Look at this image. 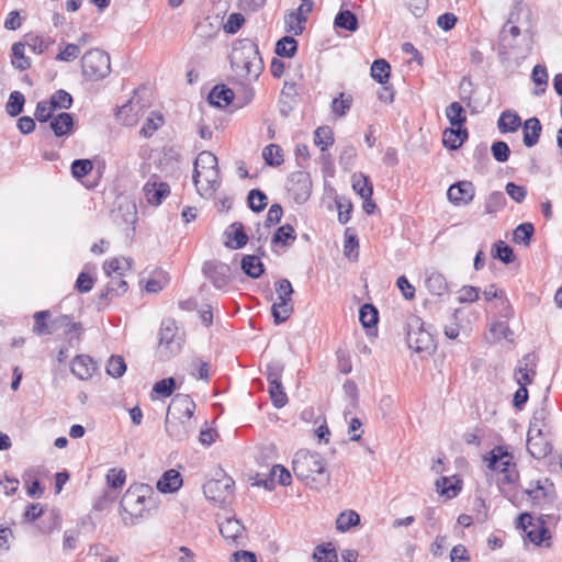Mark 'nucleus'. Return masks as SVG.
Here are the masks:
<instances>
[{
  "label": "nucleus",
  "mask_w": 562,
  "mask_h": 562,
  "mask_svg": "<svg viewBox=\"0 0 562 562\" xmlns=\"http://www.w3.org/2000/svg\"><path fill=\"white\" fill-rule=\"evenodd\" d=\"M165 428L167 435L176 441L187 440L194 431V422L190 418L180 419L178 417L166 416Z\"/></svg>",
  "instance_id": "2eb2a0df"
},
{
  "label": "nucleus",
  "mask_w": 562,
  "mask_h": 562,
  "mask_svg": "<svg viewBox=\"0 0 562 562\" xmlns=\"http://www.w3.org/2000/svg\"><path fill=\"white\" fill-rule=\"evenodd\" d=\"M391 75V66L385 59H375L371 65V77L380 85H385Z\"/></svg>",
  "instance_id": "a19ab883"
},
{
  "label": "nucleus",
  "mask_w": 562,
  "mask_h": 562,
  "mask_svg": "<svg viewBox=\"0 0 562 562\" xmlns=\"http://www.w3.org/2000/svg\"><path fill=\"white\" fill-rule=\"evenodd\" d=\"M522 125L517 112L504 110L497 121L498 131L502 134L514 133Z\"/></svg>",
  "instance_id": "c85d7f7f"
},
{
  "label": "nucleus",
  "mask_w": 562,
  "mask_h": 562,
  "mask_svg": "<svg viewBox=\"0 0 562 562\" xmlns=\"http://www.w3.org/2000/svg\"><path fill=\"white\" fill-rule=\"evenodd\" d=\"M314 2H302L296 10L289 11L284 15L285 31L294 35H301L305 30V23L308 14L313 10Z\"/></svg>",
  "instance_id": "9b49d317"
},
{
  "label": "nucleus",
  "mask_w": 562,
  "mask_h": 562,
  "mask_svg": "<svg viewBox=\"0 0 562 562\" xmlns=\"http://www.w3.org/2000/svg\"><path fill=\"white\" fill-rule=\"evenodd\" d=\"M515 15L510 12L498 34L497 50L502 57H506L516 47L517 38L521 33L519 26L515 24Z\"/></svg>",
  "instance_id": "9d476101"
},
{
  "label": "nucleus",
  "mask_w": 562,
  "mask_h": 562,
  "mask_svg": "<svg viewBox=\"0 0 562 562\" xmlns=\"http://www.w3.org/2000/svg\"><path fill=\"white\" fill-rule=\"evenodd\" d=\"M276 292L278 294V300H280V305H286L288 301H292L293 288L291 282L288 279L278 280L274 283Z\"/></svg>",
  "instance_id": "13d9d810"
},
{
  "label": "nucleus",
  "mask_w": 562,
  "mask_h": 562,
  "mask_svg": "<svg viewBox=\"0 0 562 562\" xmlns=\"http://www.w3.org/2000/svg\"><path fill=\"white\" fill-rule=\"evenodd\" d=\"M93 168L90 159H75L71 162L70 170L71 175L76 179H81L89 175Z\"/></svg>",
  "instance_id": "680f3d73"
},
{
  "label": "nucleus",
  "mask_w": 562,
  "mask_h": 562,
  "mask_svg": "<svg viewBox=\"0 0 562 562\" xmlns=\"http://www.w3.org/2000/svg\"><path fill=\"white\" fill-rule=\"evenodd\" d=\"M234 98L235 92L233 89L228 88L224 83H218L209 92L207 101L211 105L222 109L229 105Z\"/></svg>",
  "instance_id": "4be33fe9"
},
{
  "label": "nucleus",
  "mask_w": 562,
  "mask_h": 562,
  "mask_svg": "<svg viewBox=\"0 0 562 562\" xmlns=\"http://www.w3.org/2000/svg\"><path fill=\"white\" fill-rule=\"evenodd\" d=\"M183 480L179 471L175 469L167 470L157 481V490L160 493H175L182 486Z\"/></svg>",
  "instance_id": "b1692460"
},
{
  "label": "nucleus",
  "mask_w": 562,
  "mask_h": 562,
  "mask_svg": "<svg viewBox=\"0 0 562 562\" xmlns=\"http://www.w3.org/2000/svg\"><path fill=\"white\" fill-rule=\"evenodd\" d=\"M183 344L182 334L175 319L167 318L161 322L159 329L158 355L161 360H167L180 352Z\"/></svg>",
  "instance_id": "39448f33"
},
{
  "label": "nucleus",
  "mask_w": 562,
  "mask_h": 562,
  "mask_svg": "<svg viewBox=\"0 0 562 562\" xmlns=\"http://www.w3.org/2000/svg\"><path fill=\"white\" fill-rule=\"evenodd\" d=\"M492 257L498 259L505 265H509L515 261L516 256L513 248L507 245L504 240H497L493 244L491 250Z\"/></svg>",
  "instance_id": "4c0bfd02"
},
{
  "label": "nucleus",
  "mask_w": 562,
  "mask_h": 562,
  "mask_svg": "<svg viewBox=\"0 0 562 562\" xmlns=\"http://www.w3.org/2000/svg\"><path fill=\"white\" fill-rule=\"evenodd\" d=\"M81 69L88 80L97 81L105 78L111 71L109 54L98 48L86 52L81 57Z\"/></svg>",
  "instance_id": "423d86ee"
},
{
  "label": "nucleus",
  "mask_w": 562,
  "mask_h": 562,
  "mask_svg": "<svg viewBox=\"0 0 562 562\" xmlns=\"http://www.w3.org/2000/svg\"><path fill=\"white\" fill-rule=\"evenodd\" d=\"M224 236L226 237L225 246L233 250L241 249L249 240L245 226L240 222L232 223L225 229Z\"/></svg>",
  "instance_id": "6ab92c4d"
},
{
  "label": "nucleus",
  "mask_w": 562,
  "mask_h": 562,
  "mask_svg": "<svg viewBox=\"0 0 562 562\" xmlns=\"http://www.w3.org/2000/svg\"><path fill=\"white\" fill-rule=\"evenodd\" d=\"M334 26L353 33L359 29V21L352 11L341 8L334 19Z\"/></svg>",
  "instance_id": "2f4dec72"
},
{
  "label": "nucleus",
  "mask_w": 562,
  "mask_h": 562,
  "mask_svg": "<svg viewBox=\"0 0 562 562\" xmlns=\"http://www.w3.org/2000/svg\"><path fill=\"white\" fill-rule=\"evenodd\" d=\"M274 52L280 57L292 58L297 52V41L290 35H285L276 43Z\"/></svg>",
  "instance_id": "58836bf2"
},
{
  "label": "nucleus",
  "mask_w": 562,
  "mask_h": 562,
  "mask_svg": "<svg viewBox=\"0 0 562 562\" xmlns=\"http://www.w3.org/2000/svg\"><path fill=\"white\" fill-rule=\"evenodd\" d=\"M293 312L291 301L286 302V305H280V300L274 302L271 306V315L276 325L284 323Z\"/></svg>",
  "instance_id": "6e6d98bb"
},
{
  "label": "nucleus",
  "mask_w": 562,
  "mask_h": 562,
  "mask_svg": "<svg viewBox=\"0 0 562 562\" xmlns=\"http://www.w3.org/2000/svg\"><path fill=\"white\" fill-rule=\"evenodd\" d=\"M74 124V116L68 112H61L50 119V128L57 137L70 135Z\"/></svg>",
  "instance_id": "a878e982"
},
{
  "label": "nucleus",
  "mask_w": 562,
  "mask_h": 562,
  "mask_svg": "<svg viewBox=\"0 0 562 562\" xmlns=\"http://www.w3.org/2000/svg\"><path fill=\"white\" fill-rule=\"evenodd\" d=\"M25 97L20 91H12L5 104V112L9 116L15 117L23 112Z\"/></svg>",
  "instance_id": "c03bdc74"
},
{
  "label": "nucleus",
  "mask_w": 562,
  "mask_h": 562,
  "mask_svg": "<svg viewBox=\"0 0 562 562\" xmlns=\"http://www.w3.org/2000/svg\"><path fill=\"white\" fill-rule=\"evenodd\" d=\"M11 64L15 69L21 71L26 70L31 67V59L25 56V44L16 42L11 47Z\"/></svg>",
  "instance_id": "473e14b6"
},
{
  "label": "nucleus",
  "mask_w": 562,
  "mask_h": 562,
  "mask_svg": "<svg viewBox=\"0 0 562 562\" xmlns=\"http://www.w3.org/2000/svg\"><path fill=\"white\" fill-rule=\"evenodd\" d=\"M437 492L448 499H452L458 496L462 490V481L456 479L453 482L449 476H441L436 481Z\"/></svg>",
  "instance_id": "c756f323"
},
{
  "label": "nucleus",
  "mask_w": 562,
  "mask_h": 562,
  "mask_svg": "<svg viewBox=\"0 0 562 562\" xmlns=\"http://www.w3.org/2000/svg\"><path fill=\"white\" fill-rule=\"evenodd\" d=\"M494 159L498 162H506L510 156V148L504 140H495L491 146Z\"/></svg>",
  "instance_id": "774afa93"
},
{
  "label": "nucleus",
  "mask_w": 562,
  "mask_h": 562,
  "mask_svg": "<svg viewBox=\"0 0 562 562\" xmlns=\"http://www.w3.org/2000/svg\"><path fill=\"white\" fill-rule=\"evenodd\" d=\"M142 105L135 98H132L125 104L120 106L116 112V119L125 126H133L139 120V111Z\"/></svg>",
  "instance_id": "5701e85b"
},
{
  "label": "nucleus",
  "mask_w": 562,
  "mask_h": 562,
  "mask_svg": "<svg viewBox=\"0 0 562 562\" xmlns=\"http://www.w3.org/2000/svg\"><path fill=\"white\" fill-rule=\"evenodd\" d=\"M542 131L541 122L533 116L527 119L522 124L524 144L526 147H533L538 144Z\"/></svg>",
  "instance_id": "bb28decb"
},
{
  "label": "nucleus",
  "mask_w": 562,
  "mask_h": 562,
  "mask_svg": "<svg viewBox=\"0 0 562 562\" xmlns=\"http://www.w3.org/2000/svg\"><path fill=\"white\" fill-rule=\"evenodd\" d=\"M295 476L310 488L319 490L330 481L323 457L318 452L299 450L292 461Z\"/></svg>",
  "instance_id": "f257e3e1"
},
{
  "label": "nucleus",
  "mask_w": 562,
  "mask_h": 562,
  "mask_svg": "<svg viewBox=\"0 0 562 562\" xmlns=\"http://www.w3.org/2000/svg\"><path fill=\"white\" fill-rule=\"evenodd\" d=\"M446 116L453 127H461L467 122L463 106L454 101L446 109Z\"/></svg>",
  "instance_id": "79ce46f5"
},
{
  "label": "nucleus",
  "mask_w": 562,
  "mask_h": 562,
  "mask_svg": "<svg viewBox=\"0 0 562 562\" xmlns=\"http://www.w3.org/2000/svg\"><path fill=\"white\" fill-rule=\"evenodd\" d=\"M352 188L361 198H371L373 195V187L368 176L363 173L353 175Z\"/></svg>",
  "instance_id": "49530a36"
},
{
  "label": "nucleus",
  "mask_w": 562,
  "mask_h": 562,
  "mask_svg": "<svg viewBox=\"0 0 562 562\" xmlns=\"http://www.w3.org/2000/svg\"><path fill=\"white\" fill-rule=\"evenodd\" d=\"M50 316L49 311H38L34 314V327L33 331L36 335H48L52 330L48 329L47 318Z\"/></svg>",
  "instance_id": "69168bd1"
},
{
  "label": "nucleus",
  "mask_w": 562,
  "mask_h": 562,
  "mask_svg": "<svg viewBox=\"0 0 562 562\" xmlns=\"http://www.w3.org/2000/svg\"><path fill=\"white\" fill-rule=\"evenodd\" d=\"M244 531L245 526L236 518H227L220 525L221 535L236 546L240 544Z\"/></svg>",
  "instance_id": "393cba45"
},
{
  "label": "nucleus",
  "mask_w": 562,
  "mask_h": 562,
  "mask_svg": "<svg viewBox=\"0 0 562 562\" xmlns=\"http://www.w3.org/2000/svg\"><path fill=\"white\" fill-rule=\"evenodd\" d=\"M231 66L239 80L256 81L263 69L258 45L249 38L239 41L233 47Z\"/></svg>",
  "instance_id": "f03ea898"
},
{
  "label": "nucleus",
  "mask_w": 562,
  "mask_h": 562,
  "mask_svg": "<svg viewBox=\"0 0 562 562\" xmlns=\"http://www.w3.org/2000/svg\"><path fill=\"white\" fill-rule=\"evenodd\" d=\"M360 524V515L352 510H345L340 513L336 519V529L340 532L348 531L351 527Z\"/></svg>",
  "instance_id": "ea45409f"
},
{
  "label": "nucleus",
  "mask_w": 562,
  "mask_h": 562,
  "mask_svg": "<svg viewBox=\"0 0 562 562\" xmlns=\"http://www.w3.org/2000/svg\"><path fill=\"white\" fill-rule=\"evenodd\" d=\"M247 204L252 212L259 213L263 211L268 204L267 194L260 189H251L247 195Z\"/></svg>",
  "instance_id": "a18cd8bd"
},
{
  "label": "nucleus",
  "mask_w": 562,
  "mask_h": 562,
  "mask_svg": "<svg viewBox=\"0 0 562 562\" xmlns=\"http://www.w3.org/2000/svg\"><path fill=\"white\" fill-rule=\"evenodd\" d=\"M217 164V157L209 150H203L198 155L193 164L192 175V180L196 188H199L198 186L200 182L201 173L212 168H216L218 166ZM198 191H200V189H198Z\"/></svg>",
  "instance_id": "412c9836"
},
{
  "label": "nucleus",
  "mask_w": 562,
  "mask_h": 562,
  "mask_svg": "<svg viewBox=\"0 0 562 562\" xmlns=\"http://www.w3.org/2000/svg\"><path fill=\"white\" fill-rule=\"evenodd\" d=\"M289 195L296 204H304L311 196L312 180L307 171L297 170L288 177L285 183Z\"/></svg>",
  "instance_id": "6e6552de"
},
{
  "label": "nucleus",
  "mask_w": 562,
  "mask_h": 562,
  "mask_svg": "<svg viewBox=\"0 0 562 562\" xmlns=\"http://www.w3.org/2000/svg\"><path fill=\"white\" fill-rule=\"evenodd\" d=\"M296 239V232L291 224H283L276 229L271 237V246H284L292 245Z\"/></svg>",
  "instance_id": "7c9ffc66"
},
{
  "label": "nucleus",
  "mask_w": 562,
  "mask_h": 562,
  "mask_svg": "<svg viewBox=\"0 0 562 562\" xmlns=\"http://www.w3.org/2000/svg\"><path fill=\"white\" fill-rule=\"evenodd\" d=\"M552 449V443L544 437L543 431L527 432V450L532 458L541 460L551 454Z\"/></svg>",
  "instance_id": "a211bd4d"
},
{
  "label": "nucleus",
  "mask_w": 562,
  "mask_h": 562,
  "mask_svg": "<svg viewBox=\"0 0 562 562\" xmlns=\"http://www.w3.org/2000/svg\"><path fill=\"white\" fill-rule=\"evenodd\" d=\"M235 481L223 470L215 472V476L203 485L205 497L212 503L224 506L234 495Z\"/></svg>",
  "instance_id": "20e7f679"
},
{
  "label": "nucleus",
  "mask_w": 562,
  "mask_h": 562,
  "mask_svg": "<svg viewBox=\"0 0 562 562\" xmlns=\"http://www.w3.org/2000/svg\"><path fill=\"white\" fill-rule=\"evenodd\" d=\"M358 248H359V239L357 235L350 234V228L346 229L345 233V243H344V252L349 259L358 258Z\"/></svg>",
  "instance_id": "052dcab7"
},
{
  "label": "nucleus",
  "mask_w": 562,
  "mask_h": 562,
  "mask_svg": "<svg viewBox=\"0 0 562 562\" xmlns=\"http://www.w3.org/2000/svg\"><path fill=\"white\" fill-rule=\"evenodd\" d=\"M527 538L536 546H541L546 540L551 538L550 530L541 522V525H532L526 531Z\"/></svg>",
  "instance_id": "09e8293b"
},
{
  "label": "nucleus",
  "mask_w": 562,
  "mask_h": 562,
  "mask_svg": "<svg viewBox=\"0 0 562 562\" xmlns=\"http://www.w3.org/2000/svg\"><path fill=\"white\" fill-rule=\"evenodd\" d=\"M70 369L75 376L86 381L95 372L97 362L88 355H78L72 359Z\"/></svg>",
  "instance_id": "aec40b11"
},
{
  "label": "nucleus",
  "mask_w": 562,
  "mask_h": 562,
  "mask_svg": "<svg viewBox=\"0 0 562 562\" xmlns=\"http://www.w3.org/2000/svg\"><path fill=\"white\" fill-rule=\"evenodd\" d=\"M506 205V196L501 191H493L485 201V213L495 214L503 210Z\"/></svg>",
  "instance_id": "8fccbe9b"
},
{
  "label": "nucleus",
  "mask_w": 562,
  "mask_h": 562,
  "mask_svg": "<svg viewBox=\"0 0 562 562\" xmlns=\"http://www.w3.org/2000/svg\"><path fill=\"white\" fill-rule=\"evenodd\" d=\"M431 326L416 317L408 323L407 344L415 352H428L435 350L436 345L430 331Z\"/></svg>",
  "instance_id": "0eeeda50"
},
{
  "label": "nucleus",
  "mask_w": 562,
  "mask_h": 562,
  "mask_svg": "<svg viewBox=\"0 0 562 562\" xmlns=\"http://www.w3.org/2000/svg\"><path fill=\"white\" fill-rule=\"evenodd\" d=\"M61 528V516L59 512L52 510L44 521L43 527L41 528L42 532L50 535L55 531H59Z\"/></svg>",
  "instance_id": "338daca9"
},
{
  "label": "nucleus",
  "mask_w": 562,
  "mask_h": 562,
  "mask_svg": "<svg viewBox=\"0 0 562 562\" xmlns=\"http://www.w3.org/2000/svg\"><path fill=\"white\" fill-rule=\"evenodd\" d=\"M266 165L271 167L280 166L283 162L282 149L277 144L267 145L262 150Z\"/></svg>",
  "instance_id": "603ef678"
},
{
  "label": "nucleus",
  "mask_w": 562,
  "mask_h": 562,
  "mask_svg": "<svg viewBox=\"0 0 562 562\" xmlns=\"http://www.w3.org/2000/svg\"><path fill=\"white\" fill-rule=\"evenodd\" d=\"M487 467L492 471H501L507 473L516 470V464L513 462V456L508 452L505 446L494 447L485 457Z\"/></svg>",
  "instance_id": "f8f14e48"
},
{
  "label": "nucleus",
  "mask_w": 562,
  "mask_h": 562,
  "mask_svg": "<svg viewBox=\"0 0 562 562\" xmlns=\"http://www.w3.org/2000/svg\"><path fill=\"white\" fill-rule=\"evenodd\" d=\"M359 321L367 328H375L379 323V311L371 303H364L359 310Z\"/></svg>",
  "instance_id": "72a5a7b5"
},
{
  "label": "nucleus",
  "mask_w": 562,
  "mask_h": 562,
  "mask_svg": "<svg viewBox=\"0 0 562 562\" xmlns=\"http://www.w3.org/2000/svg\"><path fill=\"white\" fill-rule=\"evenodd\" d=\"M201 176H203V178L206 182V187L203 189L206 192H209L210 194H212L220 188L221 179H220L218 166L216 168H212L210 170L202 172Z\"/></svg>",
  "instance_id": "0e129e2a"
},
{
  "label": "nucleus",
  "mask_w": 562,
  "mask_h": 562,
  "mask_svg": "<svg viewBox=\"0 0 562 562\" xmlns=\"http://www.w3.org/2000/svg\"><path fill=\"white\" fill-rule=\"evenodd\" d=\"M154 491L148 484H133L120 502V514L125 526L137 525L147 512L146 503L153 502Z\"/></svg>",
  "instance_id": "7ed1b4c3"
},
{
  "label": "nucleus",
  "mask_w": 562,
  "mask_h": 562,
  "mask_svg": "<svg viewBox=\"0 0 562 562\" xmlns=\"http://www.w3.org/2000/svg\"><path fill=\"white\" fill-rule=\"evenodd\" d=\"M268 392H269L271 402L276 408H282L286 405L288 395L284 392L282 382L269 384Z\"/></svg>",
  "instance_id": "864d4df0"
},
{
  "label": "nucleus",
  "mask_w": 562,
  "mask_h": 562,
  "mask_svg": "<svg viewBox=\"0 0 562 562\" xmlns=\"http://www.w3.org/2000/svg\"><path fill=\"white\" fill-rule=\"evenodd\" d=\"M176 379L169 376L157 381L153 386V392L162 397H169L172 395L173 391L176 390Z\"/></svg>",
  "instance_id": "bf43d9fd"
},
{
  "label": "nucleus",
  "mask_w": 562,
  "mask_h": 562,
  "mask_svg": "<svg viewBox=\"0 0 562 562\" xmlns=\"http://www.w3.org/2000/svg\"><path fill=\"white\" fill-rule=\"evenodd\" d=\"M531 80L536 86L535 90H533V94L537 97L542 95L547 90L548 80H549V76H548L546 66L540 65V64L536 65L531 72Z\"/></svg>",
  "instance_id": "c9c22d12"
},
{
  "label": "nucleus",
  "mask_w": 562,
  "mask_h": 562,
  "mask_svg": "<svg viewBox=\"0 0 562 562\" xmlns=\"http://www.w3.org/2000/svg\"><path fill=\"white\" fill-rule=\"evenodd\" d=\"M144 195L148 204L159 206L170 194V187L161 181L157 175L150 176L143 188Z\"/></svg>",
  "instance_id": "4468645a"
},
{
  "label": "nucleus",
  "mask_w": 562,
  "mask_h": 562,
  "mask_svg": "<svg viewBox=\"0 0 562 562\" xmlns=\"http://www.w3.org/2000/svg\"><path fill=\"white\" fill-rule=\"evenodd\" d=\"M334 133L329 126H319L314 132V143L321 151L327 150L334 144Z\"/></svg>",
  "instance_id": "37998d69"
},
{
  "label": "nucleus",
  "mask_w": 562,
  "mask_h": 562,
  "mask_svg": "<svg viewBox=\"0 0 562 562\" xmlns=\"http://www.w3.org/2000/svg\"><path fill=\"white\" fill-rule=\"evenodd\" d=\"M194 411V401L187 394L178 393L172 397L166 416H175L180 419H192Z\"/></svg>",
  "instance_id": "f3484780"
},
{
  "label": "nucleus",
  "mask_w": 562,
  "mask_h": 562,
  "mask_svg": "<svg viewBox=\"0 0 562 562\" xmlns=\"http://www.w3.org/2000/svg\"><path fill=\"white\" fill-rule=\"evenodd\" d=\"M313 558L316 562H337L338 555L331 543L318 544L315 548Z\"/></svg>",
  "instance_id": "5fc2aeb1"
},
{
  "label": "nucleus",
  "mask_w": 562,
  "mask_h": 562,
  "mask_svg": "<svg viewBox=\"0 0 562 562\" xmlns=\"http://www.w3.org/2000/svg\"><path fill=\"white\" fill-rule=\"evenodd\" d=\"M74 102L72 95L64 89L55 91L49 99L50 110L71 108Z\"/></svg>",
  "instance_id": "de8ad7c7"
},
{
  "label": "nucleus",
  "mask_w": 562,
  "mask_h": 562,
  "mask_svg": "<svg viewBox=\"0 0 562 562\" xmlns=\"http://www.w3.org/2000/svg\"><path fill=\"white\" fill-rule=\"evenodd\" d=\"M240 269L251 279L260 278L266 271V267L262 261L259 260V256L254 255H244L241 257Z\"/></svg>",
  "instance_id": "cd10ccee"
},
{
  "label": "nucleus",
  "mask_w": 562,
  "mask_h": 562,
  "mask_svg": "<svg viewBox=\"0 0 562 562\" xmlns=\"http://www.w3.org/2000/svg\"><path fill=\"white\" fill-rule=\"evenodd\" d=\"M537 361L538 358L533 352L525 355L519 361L518 366L515 369V381L518 385H525L528 386L531 384L535 380V376L537 374L536 368H537Z\"/></svg>",
  "instance_id": "dca6fc26"
},
{
  "label": "nucleus",
  "mask_w": 562,
  "mask_h": 562,
  "mask_svg": "<svg viewBox=\"0 0 562 562\" xmlns=\"http://www.w3.org/2000/svg\"><path fill=\"white\" fill-rule=\"evenodd\" d=\"M475 196V187L471 181H457L448 188L447 198L454 206H465Z\"/></svg>",
  "instance_id": "ddd939ff"
},
{
  "label": "nucleus",
  "mask_w": 562,
  "mask_h": 562,
  "mask_svg": "<svg viewBox=\"0 0 562 562\" xmlns=\"http://www.w3.org/2000/svg\"><path fill=\"white\" fill-rule=\"evenodd\" d=\"M165 123L164 116L158 111H151L149 115L146 117L144 125L139 130V135L149 138L155 132L161 127Z\"/></svg>",
  "instance_id": "f704fd0d"
},
{
  "label": "nucleus",
  "mask_w": 562,
  "mask_h": 562,
  "mask_svg": "<svg viewBox=\"0 0 562 562\" xmlns=\"http://www.w3.org/2000/svg\"><path fill=\"white\" fill-rule=\"evenodd\" d=\"M533 234H535L533 225L529 222H525V223L519 224L514 229L513 240L516 244H524V245L528 246L531 241Z\"/></svg>",
  "instance_id": "3c124183"
},
{
  "label": "nucleus",
  "mask_w": 562,
  "mask_h": 562,
  "mask_svg": "<svg viewBox=\"0 0 562 562\" xmlns=\"http://www.w3.org/2000/svg\"><path fill=\"white\" fill-rule=\"evenodd\" d=\"M25 38L29 47L37 55L45 53L52 43L50 40L46 41L42 36L32 33L26 34Z\"/></svg>",
  "instance_id": "e2e57ef3"
},
{
  "label": "nucleus",
  "mask_w": 562,
  "mask_h": 562,
  "mask_svg": "<svg viewBox=\"0 0 562 562\" xmlns=\"http://www.w3.org/2000/svg\"><path fill=\"white\" fill-rule=\"evenodd\" d=\"M202 272L217 290L226 289L233 280L231 266L222 261H205L202 266Z\"/></svg>",
  "instance_id": "1a4fd4ad"
},
{
  "label": "nucleus",
  "mask_w": 562,
  "mask_h": 562,
  "mask_svg": "<svg viewBox=\"0 0 562 562\" xmlns=\"http://www.w3.org/2000/svg\"><path fill=\"white\" fill-rule=\"evenodd\" d=\"M426 286L432 295L441 296L448 292V282L443 274L431 272L426 279Z\"/></svg>",
  "instance_id": "e433bc0d"
},
{
  "label": "nucleus",
  "mask_w": 562,
  "mask_h": 562,
  "mask_svg": "<svg viewBox=\"0 0 562 562\" xmlns=\"http://www.w3.org/2000/svg\"><path fill=\"white\" fill-rule=\"evenodd\" d=\"M106 373L113 378H121L126 371V363L122 356L113 355L106 363Z\"/></svg>",
  "instance_id": "4d7b16f0"
}]
</instances>
